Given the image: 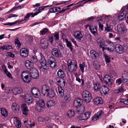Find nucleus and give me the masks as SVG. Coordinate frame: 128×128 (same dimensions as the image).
Segmentation results:
<instances>
[{"instance_id": "nucleus-34", "label": "nucleus", "mask_w": 128, "mask_h": 128, "mask_svg": "<svg viewBox=\"0 0 128 128\" xmlns=\"http://www.w3.org/2000/svg\"><path fill=\"white\" fill-rule=\"evenodd\" d=\"M102 100L101 98L99 97L95 98L94 100V103L96 104H102Z\"/></svg>"}, {"instance_id": "nucleus-48", "label": "nucleus", "mask_w": 128, "mask_h": 128, "mask_svg": "<svg viewBox=\"0 0 128 128\" xmlns=\"http://www.w3.org/2000/svg\"><path fill=\"white\" fill-rule=\"evenodd\" d=\"M102 20L101 19L100 20H98L99 28L101 30H102L103 28V26L101 23V22H102Z\"/></svg>"}, {"instance_id": "nucleus-4", "label": "nucleus", "mask_w": 128, "mask_h": 128, "mask_svg": "<svg viewBox=\"0 0 128 128\" xmlns=\"http://www.w3.org/2000/svg\"><path fill=\"white\" fill-rule=\"evenodd\" d=\"M30 75V73L28 72H24L21 74L22 79V81L24 83H28L30 81V78L29 76Z\"/></svg>"}, {"instance_id": "nucleus-8", "label": "nucleus", "mask_w": 128, "mask_h": 128, "mask_svg": "<svg viewBox=\"0 0 128 128\" xmlns=\"http://www.w3.org/2000/svg\"><path fill=\"white\" fill-rule=\"evenodd\" d=\"M48 62L52 68H55L56 66V61L53 57L49 58L48 59Z\"/></svg>"}, {"instance_id": "nucleus-19", "label": "nucleus", "mask_w": 128, "mask_h": 128, "mask_svg": "<svg viewBox=\"0 0 128 128\" xmlns=\"http://www.w3.org/2000/svg\"><path fill=\"white\" fill-rule=\"evenodd\" d=\"M103 112L102 110L99 111L92 117V120L94 121L96 120L98 118H100L102 116H103Z\"/></svg>"}, {"instance_id": "nucleus-21", "label": "nucleus", "mask_w": 128, "mask_h": 128, "mask_svg": "<svg viewBox=\"0 0 128 128\" xmlns=\"http://www.w3.org/2000/svg\"><path fill=\"white\" fill-rule=\"evenodd\" d=\"M103 80L104 82L106 84L109 85L110 84L112 83L110 77L108 75H106L104 76Z\"/></svg>"}, {"instance_id": "nucleus-24", "label": "nucleus", "mask_w": 128, "mask_h": 128, "mask_svg": "<svg viewBox=\"0 0 128 128\" xmlns=\"http://www.w3.org/2000/svg\"><path fill=\"white\" fill-rule=\"evenodd\" d=\"M52 54L56 57L60 56V52L56 48H53L52 50Z\"/></svg>"}, {"instance_id": "nucleus-47", "label": "nucleus", "mask_w": 128, "mask_h": 128, "mask_svg": "<svg viewBox=\"0 0 128 128\" xmlns=\"http://www.w3.org/2000/svg\"><path fill=\"white\" fill-rule=\"evenodd\" d=\"M121 103H123L125 105H128V99H122L120 100Z\"/></svg>"}, {"instance_id": "nucleus-32", "label": "nucleus", "mask_w": 128, "mask_h": 128, "mask_svg": "<svg viewBox=\"0 0 128 128\" xmlns=\"http://www.w3.org/2000/svg\"><path fill=\"white\" fill-rule=\"evenodd\" d=\"M105 48L110 52L112 51L114 49V45L112 42H111L108 46Z\"/></svg>"}, {"instance_id": "nucleus-31", "label": "nucleus", "mask_w": 128, "mask_h": 128, "mask_svg": "<svg viewBox=\"0 0 128 128\" xmlns=\"http://www.w3.org/2000/svg\"><path fill=\"white\" fill-rule=\"evenodd\" d=\"M118 30L119 31H121L122 33H125L126 32L127 29L124 26H119L117 28Z\"/></svg>"}, {"instance_id": "nucleus-33", "label": "nucleus", "mask_w": 128, "mask_h": 128, "mask_svg": "<svg viewBox=\"0 0 128 128\" xmlns=\"http://www.w3.org/2000/svg\"><path fill=\"white\" fill-rule=\"evenodd\" d=\"M126 11L124 10L120 13V14L119 16L118 19L119 20H121L124 19L125 17L126 14H128Z\"/></svg>"}, {"instance_id": "nucleus-36", "label": "nucleus", "mask_w": 128, "mask_h": 128, "mask_svg": "<svg viewBox=\"0 0 128 128\" xmlns=\"http://www.w3.org/2000/svg\"><path fill=\"white\" fill-rule=\"evenodd\" d=\"M90 56L92 58H96L99 56L98 54L93 50L90 51Z\"/></svg>"}, {"instance_id": "nucleus-39", "label": "nucleus", "mask_w": 128, "mask_h": 128, "mask_svg": "<svg viewBox=\"0 0 128 128\" xmlns=\"http://www.w3.org/2000/svg\"><path fill=\"white\" fill-rule=\"evenodd\" d=\"M105 30L107 32H109L112 30L110 25L108 22L106 23V26L104 27Z\"/></svg>"}, {"instance_id": "nucleus-12", "label": "nucleus", "mask_w": 128, "mask_h": 128, "mask_svg": "<svg viewBox=\"0 0 128 128\" xmlns=\"http://www.w3.org/2000/svg\"><path fill=\"white\" fill-rule=\"evenodd\" d=\"M115 50L119 54H122L124 50V46L117 44L115 46Z\"/></svg>"}, {"instance_id": "nucleus-26", "label": "nucleus", "mask_w": 128, "mask_h": 128, "mask_svg": "<svg viewBox=\"0 0 128 128\" xmlns=\"http://www.w3.org/2000/svg\"><path fill=\"white\" fill-rule=\"evenodd\" d=\"M76 108V112L78 114H81L83 113L84 111V105H82Z\"/></svg>"}, {"instance_id": "nucleus-27", "label": "nucleus", "mask_w": 128, "mask_h": 128, "mask_svg": "<svg viewBox=\"0 0 128 128\" xmlns=\"http://www.w3.org/2000/svg\"><path fill=\"white\" fill-rule=\"evenodd\" d=\"M13 93L15 94H21L22 93V90L21 88H15L12 90Z\"/></svg>"}, {"instance_id": "nucleus-52", "label": "nucleus", "mask_w": 128, "mask_h": 128, "mask_svg": "<svg viewBox=\"0 0 128 128\" xmlns=\"http://www.w3.org/2000/svg\"><path fill=\"white\" fill-rule=\"evenodd\" d=\"M86 38L88 40L91 41L92 40V38L90 34H86L85 35Z\"/></svg>"}, {"instance_id": "nucleus-40", "label": "nucleus", "mask_w": 128, "mask_h": 128, "mask_svg": "<svg viewBox=\"0 0 128 128\" xmlns=\"http://www.w3.org/2000/svg\"><path fill=\"white\" fill-rule=\"evenodd\" d=\"M74 114V110H70L68 111L67 113V116L69 117H72Z\"/></svg>"}, {"instance_id": "nucleus-25", "label": "nucleus", "mask_w": 128, "mask_h": 128, "mask_svg": "<svg viewBox=\"0 0 128 128\" xmlns=\"http://www.w3.org/2000/svg\"><path fill=\"white\" fill-rule=\"evenodd\" d=\"M12 111L15 113L18 112L20 108L19 106L16 103H14L12 104Z\"/></svg>"}, {"instance_id": "nucleus-11", "label": "nucleus", "mask_w": 128, "mask_h": 128, "mask_svg": "<svg viewBox=\"0 0 128 128\" xmlns=\"http://www.w3.org/2000/svg\"><path fill=\"white\" fill-rule=\"evenodd\" d=\"M40 45L41 47L44 49L48 48V44L47 40L46 38H43L40 40Z\"/></svg>"}, {"instance_id": "nucleus-45", "label": "nucleus", "mask_w": 128, "mask_h": 128, "mask_svg": "<svg viewBox=\"0 0 128 128\" xmlns=\"http://www.w3.org/2000/svg\"><path fill=\"white\" fill-rule=\"evenodd\" d=\"M104 57L106 63H109L110 61V58L106 54L104 55Z\"/></svg>"}, {"instance_id": "nucleus-28", "label": "nucleus", "mask_w": 128, "mask_h": 128, "mask_svg": "<svg viewBox=\"0 0 128 128\" xmlns=\"http://www.w3.org/2000/svg\"><path fill=\"white\" fill-rule=\"evenodd\" d=\"M74 34L76 38L79 40H81L82 36L80 32L76 31L74 32Z\"/></svg>"}, {"instance_id": "nucleus-53", "label": "nucleus", "mask_w": 128, "mask_h": 128, "mask_svg": "<svg viewBox=\"0 0 128 128\" xmlns=\"http://www.w3.org/2000/svg\"><path fill=\"white\" fill-rule=\"evenodd\" d=\"M31 13H28L26 16L24 17V20L26 21H27L28 20L30 16L31 15Z\"/></svg>"}, {"instance_id": "nucleus-41", "label": "nucleus", "mask_w": 128, "mask_h": 128, "mask_svg": "<svg viewBox=\"0 0 128 128\" xmlns=\"http://www.w3.org/2000/svg\"><path fill=\"white\" fill-rule=\"evenodd\" d=\"M65 40L66 42L67 46L70 48V50L72 51L73 50V48H72V45L71 43L66 39H65Z\"/></svg>"}, {"instance_id": "nucleus-63", "label": "nucleus", "mask_w": 128, "mask_h": 128, "mask_svg": "<svg viewBox=\"0 0 128 128\" xmlns=\"http://www.w3.org/2000/svg\"><path fill=\"white\" fill-rule=\"evenodd\" d=\"M38 120L40 122H44L45 121L44 119L42 117H40L38 118Z\"/></svg>"}, {"instance_id": "nucleus-18", "label": "nucleus", "mask_w": 128, "mask_h": 128, "mask_svg": "<svg viewBox=\"0 0 128 128\" xmlns=\"http://www.w3.org/2000/svg\"><path fill=\"white\" fill-rule=\"evenodd\" d=\"M28 53V51L27 49L26 48H22L21 49L20 51V55L23 57H26L27 56Z\"/></svg>"}, {"instance_id": "nucleus-22", "label": "nucleus", "mask_w": 128, "mask_h": 128, "mask_svg": "<svg viewBox=\"0 0 128 128\" xmlns=\"http://www.w3.org/2000/svg\"><path fill=\"white\" fill-rule=\"evenodd\" d=\"M13 121L15 125L17 128H19L21 127L20 122L18 118H14L13 119Z\"/></svg>"}, {"instance_id": "nucleus-16", "label": "nucleus", "mask_w": 128, "mask_h": 128, "mask_svg": "<svg viewBox=\"0 0 128 128\" xmlns=\"http://www.w3.org/2000/svg\"><path fill=\"white\" fill-rule=\"evenodd\" d=\"M82 100L79 98L76 99L74 101L73 106L75 107H77L82 105Z\"/></svg>"}, {"instance_id": "nucleus-46", "label": "nucleus", "mask_w": 128, "mask_h": 128, "mask_svg": "<svg viewBox=\"0 0 128 128\" xmlns=\"http://www.w3.org/2000/svg\"><path fill=\"white\" fill-rule=\"evenodd\" d=\"M54 38V40L56 41L59 40V33L58 32H56L53 34Z\"/></svg>"}, {"instance_id": "nucleus-42", "label": "nucleus", "mask_w": 128, "mask_h": 128, "mask_svg": "<svg viewBox=\"0 0 128 128\" xmlns=\"http://www.w3.org/2000/svg\"><path fill=\"white\" fill-rule=\"evenodd\" d=\"M1 48L3 50H7L11 49L12 48L11 46L8 45H3L1 47Z\"/></svg>"}, {"instance_id": "nucleus-37", "label": "nucleus", "mask_w": 128, "mask_h": 128, "mask_svg": "<svg viewBox=\"0 0 128 128\" xmlns=\"http://www.w3.org/2000/svg\"><path fill=\"white\" fill-rule=\"evenodd\" d=\"M57 74L58 76L62 78H64L65 76V74H64V72L61 69L58 70Z\"/></svg>"}, {"instance_id": "nucleus-6", "label": "nucleus", "mask_w": 128, "mask_h": 128, "mask_svg": "<svg viewBox=\"0 0 128 128\" xmlns=\"http://www.w3.org/2000/svg\"><path fill=\"white\" fill-rule=\"evenodd\" d=\"M45 106V104L43 100H40L36 102V109L39 112H41Z\"/></svg>"}, {"instance_id": "nucleus-13", "label": "nucleus", "mask_w": 128, "mask_h": 128, "mask_svg": "<svg viewBox=\"0 0 128 128\" xmlns=\"http://www.w3.org/2000/svg\"><path fill=\"white\" fill-rule=\"evenodd\" d=\"M109 89L108 87L106 86H102L100 90V92L102 96L106 95L108 92Z\"/></svg>"}, {"instance_id": "nucleus-59", "label": "nucleus", "mask_w": 128, "mask_h": 128, "mask_svg": "<svg viewBox=\"0 0 128 128\" xmlns=\"http://www.w3.org/2000/svg\"><path fill=\"white\" fill-rule=\"evenodd\" d=\"M48 30L47 28H45L43 30H42L41 31V33L42 34L44 35L45 34L46 32H47L48 31Z\"/></svg>"}, {"instance_id": "nucleus-55", "label": "nucleus", "mask_w": 128, "mask_h": 128, "mask_svg": "<svg viewBox=\"0 0 128 128\" xmlns=\"http://www.w3.org/2000/svg\"><path fill=\"white\" fill-rule=\"evenodd\" d=\"M15 43L16 44H17V46L18 48L20 47L21 45V44L19 42L18 39H16Z\"/></svg>"}, {"instance_id": "nucleus-60", "label": "nucleus", "mask_w": 128, "mask_h": 128, "mask_svg": "<svg viewBox=\"0 0 128 128\" xmlns=\"http://www.w3.org/2000/svg\"><path fill=\"white\" fill-rule=\"evenodd\" d=\"M49 7L48 6H42L40 7H39V11L41 12V10H43L44 9V8H46L47 7Z\"/></svg>"}, {"instance_id": "nucleus-7", "label": "nucleus", "mask_w": 128, "mask_h": 128, "mask_svg": "<svg viewBox=\"0 0 128 128\" xmlns=\"http://www.w3.org/2000/svg\"><path fill=\"white\" fill-rule=\"evenodd\" d=\"M31 92L32 95L36 98H38L40 96V92L36 88H32L31 89Z\"/></svg>"}, {"instance_id": "nucleus-62", "label": "nucleus", "mask_w": 128, "mask_h": 128, "mask_svg": "<svg viewBox=\"0 0 128 128\" xmlns=\"http://www.w3.org/2000/svg\"><path fill=\"white\" fill-rule=\"evenodd\" d=\"M40 11H38L37 12H36L33 13H31L32 16V17H34L36 15H37L38 14H39L40 13Z\"/></svg>"}, {"instance_id": "nucleus-50", "label": "nucleus", "mask_w": 128, "mask_h": 128, "mask_svg": "<svg viewBox=\"0 0 128 128\" xmlns=\"http://www.w3.org/2000/svg\"><path fill=\"white\" fill-rule=\"evenodd\" d=\"M64 99L66 102H68L70 101V96L68 95L64 97Z\"/></svg>"}, {"instance_id": "nucleus-10", "label": "nucleus", "mask_w": 128, "mask_h": 128, "mask_svg": "<svg viewBox=\"0 0 128 128\" xmlns=\"http://www.w3.org/2000/svg\"><path fill=\"white\" fill-rule=\"evenodd\" d=\"M122 77L124 83L128 84V72L126 71H124L122 72Z\"/></svg>"}, {"instance_id": "nucleus-44", "label": "nucleus", "mask_w": 128, "mask_h": 128, "mask_svg": "<svg viewBox=\"0 0 128 128\" xmlns=\"http://www.w3.org/2000/svg\"><path fill=\"white\" fill-rule=\"evenodd\" d=\"M54 102L52 100L48 101L46 103V106L48 108H50L52 106H54Z\"/></svg>"}, {"instance_id": "nucleus-54", "label": "nucleus", "mask_w": 128, "mask_h": 128, "mask_svg": "<svg viewBox=\"0 0 128 128\" xmlns=\"http://www.w3.org/2000/svg\"><path fill=\"white\" fill-rule=\"evenodd\" d=\"M111 42L110 41L107 40L104 41V42L103 46H104L108 47Z\"/></svg>"}, {"instance_id": "nucleus-29", "label": "nucleus", "mask_w": 128, "mask_h": 128, "mask_svg": "<svg viewBox=\"0 0 128 128\" xmlns=\"http://www.w3.org/2000/svg\"><path fill=\"white\" fill-rule=\"evenodd\" d=\"M90 29L91 33L93 35L96 36L98 35L96 27L95 26H91L90 27Z\"/></svg>"}, {"instance_id": "nucleus-1", "label": "nucleus", "mask_w": 128, "mask_h": 128, "mask_svg": "<svg viewBox=\"0 0 128 128\" xmlns=\"http://www.w3.org/2000/svg\"><path fill=\"white\" fill-rule=\"evenodd\" d=\"M42 92L44 96L46 95L47 96L50 98H54L55 95L54 90L48 86L46 84L42 86Z\"/></svg>"}, {"instance_id": "nucleus-15", "label": "nucleus", "mask_w": 128, "mask_h": 128, "mask_svg": "<svg viewBox=\"0 0 128 128\" xmlns=\"http://www.w3.org/2000/svg\"><path fill=\"white\" fill-rule=\"evenodd\" d=\"M21 109L23 114L26 116L27 115L29 112V110L26 105L25 104H22L21 105Z\"/></svg>"}, {"instance_id": "nucleus-14", "label": "nucleus", "mask_w": 128, "mask_h": 128, "mask_svg": "<svg viewBox=\"0 0 128 128\" xmlns=\"http://www.w3.org/2000/svg\"><path fill=\"white\" fill-rule=\"evenodd\" d=\"M41 58L40 60V62L42 66V67L44 70L47 69L48 66L47 65L46 62L44 57L41 56Z\"/></svg>"}, {"instance_id": "nucleus-2", "label": "nucleus", "mask_w": 128, "mask_h": 128, "mask_svg": "<svg viewBox=\"0 0 128 128\" xmlns=\"http://www.w3.org/2000/svg\"><path fill=\"white\" fill-rule=\"evenodd\" d=\"M67 66L68 70L72 72H75L78 66L77 63L74 61L72 62L71 60H68Z\"/></svg>"}, {"instance_id": "nucleus-35", "label": "nucleus", "mask_w": 128, "mask_h": 128, "mask_svg": "<svg viewBox=\"0 0 128 128\" xmlns=\"http://www.w3.org/2000/svg\"><path fill=\"white\" fill-rule=\"evenodd\" d=\"M94 90L97 92L98 91L100 88V86L99 82H96L94 84Z\"/></svg>"}, {"instance_id": "nucleus-38", "label": "nucleus", "mask_w": 128, "mask_h": 128, "mask_svg": "<svg viewBox=\"0 0 128 128\" xmlns=\"http://www.w3.org/2000/svg\"><path fill=\"white\" fill-rule=\"evenodd\" d=\"M2 115L4 116H6L8 115V113L7 110L3 108H1L0 110Z\"/></svg>"}, {"instance_id": "nucleus-23", "label": "nucleus", "mask_w": 128, "mask_h": 128, "mask_svg": "<svg viewBox=\"0 0 128 128\" xmlns=\"http://www.w3.org/2000/svg\"><path fill=\"white\" fill-rule=\"evenodd\" d=\"M25 66L30 71L33 70V68H35L33 67V62L29 60H27L26 62Z\"/></svg>"}, {"instance_id": "nucleus-17", "label": "nucleus", "mask_w": 128, "mask_h": 128, "mask_svg": "<svg viewBox=\"0 0 128 128\" xmlns=\"http://www.w3.org/2000/svg\"><path fill=\"white\" fill-rule=\"evenodd\" d=\"M31 72L30 73V75L32 78L34 79L37 78L38 77V71L35 68H33V70H31Z\"/></svg>"}, {"instance_id": "nucleus-43", "label": "nucleus", "mask_w": 128, "mask_h": 128, "mask_svg": "<svg viewBox=\"0 0 128 128\" xmlns=\"http://www.w3.org/2000/svg\"><path fill=\"white\" fill-rule=\"evenodd\" d=\"M94 67L96 70L99 69L100 67L99 63L97 61H96L94 62Z\"/></svg>"}, {"instance_id": "nucleus-57", "label": "nucleus", "mask_w": 128, "mask_h": 128, "mask_svg": "<svg viewBox=\"0 0 128 128\" xmlns=\"http://www.w3.org/2000/svg\"><path fill=\"white\" fill-rule=\"evenodd\" d=\"M49 40L52 44H53V36H50L49 37Z\"/></svg>"}, {"instance_id": "nucleus-58", "label": "nucleus", "mask_w": 128, "mask_h": 128, "mask_svg": "<svg viewBox=\"0 0 128 128\" xmlns=\"http://www.w3.org/2000/svg\"><path fill=\"white\" fill-rule=\"evenodd\" d=\"M31 61L32 62H37V60L36 57L32 56L31 58Z\"/></svg>"}, {"instance_id": "nucleus-51", "label": "nucleus", "mask_w": 128, "mask_h": 128, "mask_svg": "<svg viewBox=\"0 0 128 128\" xmlns=\"http://www.w3.org/2000/svg\"><path fill=\"white\" fill-rule=\"evenodd\" d=\"M79 65L80 68L82 72H84V68L85 66V63L83 62L82 64H80Z\"/></svg>"}, {"instance_id": "nucleus-61", "label": "nucleus", "mask_w": 128, "mask_h": 128, "mask_svg": "<svg viewBox=\"0 0 128 128\" xmlns=\"http://www.w3.org/2000/svg\"><path fill=\"white\" fill-rule=\"evenodd\" d=\"M122 78H119L116 80V82L120 84L122 83Z\"/></svg>"}, {"instance_id": "nucleus-49", "label": "nucleus", "mask_w": 128, "mask_h": 128, "mask_svg": "<svg viewBox=\"0 0 128 128\" xmlns=\"http://www.w3.org/2000/svg\"><path fill=\"white\" fill-rule=\"evenodd\" d=\"M57 8L56 7H54L52 8H51L50 9L49 12L50 13L56 12H57Z\"/></svg>"}, {"instance_id": "nucleus-56", "label": "nucleus", "mask_w": 128, "mask_h": 128, "mask_svg": "<svg viewBox=\"0 0 128 128\" xmlns=\"http://www.w3.org/2000/svg\"><path fill=\"white\" fill-rule=\"evenodd\" d=\"M123 88H120L118 89V90H115L114 92L118 94L123 91Z\"/></svg>"}, {"instance_id": "nucleus-30", "label": "nucleus", "mask_w": 128, "mask_h": 128, "mask_svg": "<svg viewBox=\"0 0 128 128\" xmlns=\"http://www.w3.org/2000/svg\"><path fill=\"white\" fill-rule=\"evenodd\" d=\"M104 42L103 39L102 38H99L97 40V42L98 44H100V47L102 49L103 51H104L105 48L102 46L103 44L102 42Z\"/></svg>"}, {"instance_id": "nucleus-64", "label": "nucleus", "mask_w": 128, "mask_h": 128, "mask_svg": "<svg viewBox=\"0 0 128 128\" xmlns=\"http://www.w3.org/2000/svg\"><path fill=\"white\" fill-rule=\"evenodd\" d=\"M18 16L15 14H10L9 15L8 17V18H10L12 17H17Z\"/></svg>"}, {"instance_id": "nucleus-3", "label": "nucleus", "mask_w": 128, "mask_h": 128, "mask_svg": "<svg viewBox=\"0 0 128 128\" xmlns=\"http://www.w3.org/2000/svg\"><path fill=\"white\" fill-rule=\"evenodd\" d=\"M57 82L58 83H60L58 84L60 86L58 87L59 93L58 95L61 96H63L64 95V87L65 85V82L63 78H61V79L57 81Z\"/></svg>"}, {"instance_id": "nucleus-9", "label": "nucleus", "mask_w": 128, "mask_h": 128, "mask_svg": "<svg viewBox=\"0 0 128 128\" xmlns=\"http://www.w3.org/2000/svg\"><path fill=\"white\" fill-rule=\"evenodd\" d=\"M90 112H87L84 114L80 115L78 118L80 120H86L90 117Z\"/></svg>"}, {"instance_id": "nucleus-20", "label": "nucleus", "mask_w": 128, "mask_h": 128, "mask_svg": "<svg viewBox=\"0 0 128 128\" xmlns=\"http://www.w3.org/2000/svg\"><path fill=\"white\" fill-rule=\"evenodd\" d=\"M24 99L25 101L28 103H31L33 101L31 96L28 94H26L25 95Z\"/></svg>"}, {"instance_id": "nucleus-5", "label": "nucleus", "mask_w": 128, "mask_h": 128, "mask_svg": "<svg viewBox=\"0 0 128 128\" xmlns=\"http://www.w3.org/2000/svg\"><path fill=\"white\" fill-rule=\"evenodd\" d=\"M82 97L84 101L87 103L90 102L92 98L90 92L87 91H84L82 92Z\"/></svg>"}]
</instances>
